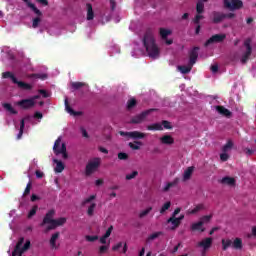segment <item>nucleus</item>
Wrapping results in <instances>:
<instances>
[{
	"mask_svg": "<svg viewBox=\"0 0 256 256\" xmlns=\"http://www.w3.org/2000/svg\"><path fill=\"white\" fill-rule=\"evenodd\" d=\"M16 105L21 107V109H32V107H35V101L33 98L22 99L18 101Z\"/></svg>",
	"mask_w": 256,
	"mask_h": 256,
	"instance_id": "11",
	"label": "nucleus"
},
{
	"mask_svg": "<svg viewBox=\"0 0 256 256\" xmlns=\"http://www.w3.org/2000/svg\"><path fill=\"white\" fill-rule=\"evenodd\" d=\"M139 175L137 170H134L132 173L126 175V181H131V179H135Z\"/></svg>",
	"mask_w": 256,
	"mask_h": 256,
	"instance_id": "46",
	"label": "nucleus"
},
{
	"mask_svg": "<svg viewBox=\"0 0 256 256\" xmlns=\"http://www.w3.org/2000/svg\"><path fill=\"white\" fill-rule=\"evenodd\" d=\"M211 219H213V215H205V216H202L200 218V223H202V225H205V223H209V221H211Z\"/></svg>",
	"mask_w": 256,
	"mask_h": 256,
	"instance_id": "45",
	"label": "nucleus"
},
{
	"mask_svg": "<svg viewBox=\"0 0 256 256\" xmlns=\"http://www.w3.org/2000/svg\"><path fill=\"white\" fill-rule=\"evenodd\" d=\"M211 245H213V238H205L201 242L198 243V247H203L204 251H207V249L211 248Z\"/></svg>",
	"mask_w": 256,
	"mask_h": 256,
	"instance_id": "17",
	"label": "nucleus"
},
{
	"mask_svg": "<svg viewBox=\"0 0 256 256\" xmlns=\"http://www.w3.org/2000/svg\"><path fill=\"white\" fill-rule=\"evenodd\" d=\"M151 211H153V208L148 207L146 210H143L142 212H140V214H139L140 219H143V217H146V215H149V213H151Z\"/></svg>",
	"mask_w": 256,
	"mask_h": 256,
	"instance_id": "47",
	"label": "nucleus"
},
{
	"mask_svg": "<svg viewBox=\"0 0 256 256\" xmlns=\"http://www.w3.org/2000/svg\"><path fill=\"white\" fill-rule=\"evenodd\" d=\"M53 151L55 155H62L63 159H69V154H67V145H65V143H62L61 145V137H58L55 141Z\"/></svg>",
	"mask_w": 256,
	"mask_h": 256,
	"instance_id": "4",
	"label": "nucleus"
},
{
	"mask_svg": "<svg viewBox=\"0 0 256 256\" xmlns=\"http://www.w3.org/2000/svg\"><path fill=\"white\" fill-rule=\"evenodd\" d=\"M161 125L164 127V129H173L171 122L167 120H163Z\"/></svg>",
	"mask_w": 256,
	"mask_h": 256,
	"instance_id": "56",
	"label": "nucleus"
},
{
	"mask_svg": "<svg viewBox=\"0 0 256 256\" xmlns=\"http://www.w3.org/2000/svg\"><path fill=\"white\" fill-rule=\"evenodd\" d=\"M196 13L198 15H203L205 13V4L203 3V1H198L196 3Z\"/></svg>",
	"mask_w": 256,
	"mask_h": 256,
	"instance_id": "28",
	"label": "nucleus"
},
{
	"mask_svg": "<svg viewBox=\"0 0 256 256\" xmlns=\"http://www.w3.org/2000/svg\"><path fill=\"white\" fill-rule=\"evenodd\" d=\"M70 85L74 91H79L82 87H89L85 82H71Z\"/></svg>",
	"mask_w": 256,
	"mask_h": 256,
	"instance_id": "27",
	"label": "nucleus"
},
{
	"mask_svg": "<svg viewBox=\"0 0 256 256\" xmlns=\"http://www.w3.org/2000/svg\"><path fill=\"white\" fill-rule=\"evenodd\" d=\"M191 231H201V233H204L205 228H203V222L199 221V222L193 223L191 225Z\"/></svg>",
	"mask_w": 256,
	"mask_h": 256,
	"instance_id": "26",
	"label": "nucleus"
},
{
	"mask_svg": "<svg viewBox=\"0 0 256 256\" xmlns=\"http://www.w3.org/2000/svg\"><path fill=\"white\" fill-rule=\"evenodd\" d=\"M123 247V242H119L112 247V251H119Z\"/></svg>",
	"mask_w": 256,
	"mask_h": 256,
	"instance_id": "59",
	"label": "nucleus"
},
{
	"mask_svg": "<svg viewBox=\"0 0 256 256\" xmlns=\"http://www.w3.org/2000/svg\"><path fill=\"white\" fill-rule=\"evenodd\" d=\"M153 111H156V109L151 108L146 111H143L140 114H137L136 116L131 118L130 123H132L133 125H139V123H143V121H145V119H147L148 115H151V113H153Z\"/></svg>",
	"mask_w": 256,
	"mask_h": 256,
	"instance_id": "5",
	"label": "nucleus"
},
{
	"mask_svg": "<svg viewBox=\"0 0 256 256\" xmlns=\"http://www.w3.org/2000/svg\"><path fill=\"white\" fill-rule=\"evenodd\" d=\"M161 235H163V232L159 231V232H155L153 234H151L148 238H147V243H149V241H155V239H158V237H161Z\"/></svg>",
	"mask_w": 256,
	"mask_h": 256,
	"instance_id": "37",
	"label": "nucleus"
},
{
	"mask_svg": "<svg viewBox=\"0 0 256 256\" xmlns=\"http://www.w3.org/2000/svg\"><path fill=\"white\" fill-rule=\"evenodd\" d=\"M96 197H97L96 195H91L88 198L84 199L82 202V206L85 207V205L87 203H91V201H94V199H96Z\"/></svg>",
	"mask_w": 256,
	"mask_h": 256,
	"instance_id": "50",
	"label": "nucleus"
},
{
	"mask_svg": "<svg viewBox=\"0 0 256 256\" xmlns=\"http://www.w3.org/2000/svg\"><path fill=\"white\" fill-rule=\"evenodd\" d=\"M22 1H24V3H26L27 7H29V9H31L33 11V13H35V15H37L38 17H41V15H43L41 10H39L38 7L35 6V4L31 3L30 0H22Z\"/></svg>",
	"mask_w": 256,
	"mask_h": 256,
	"instance_id": "18",
	"label": "nucleus"
},
{
	"mask_svg": "<svg viewBox=\"0 0 256 256\" xmlns=\"http://www.w3.org/2000/svg\"><path fill=\"white\" fill-rule=\"evenodd\" d=\"M160 143H162V145H173L175 139L172 138L171 135H164L160 138Z\"/></svg>",
	"mask_w": 256,
	"mask_h": 256,
	"instance_id": "19",
	"label": "nucleus"
},
{
	"mask_svg": "<svg viewBox=\"0 0 256 256\" xmlns=\"http://www.w3.org/2000/svg\"><path fill=\"white\" fill-rule=\"evenodd\" d=\"M65 109L67 113H69L70 115H74V117H77V115H81V112H75V110L71 108V106L69 105V100L67 98L65 99Z\"/></svg>",
	"mask_w": 256,
	"mask_h": 256,
	"instance_id": "25",
	"label": "nucleus"
},
{
	"mask_svg": "<svg viewBox=\"0 0 256 256\" xmlns=\"http://www.w3.org/2000/svg\"><path fill=\"white\" fill-rule=\"evenodd\" d=\"M30 77H32V79H41L42 81H45V79H47V74H32Z\"/></svg>",
	"mask_w": 256,
	"mask_h": 256,
	"instance_id": "48",
	"label": "nucleus"
},
{
	"mask_svg": "<svg viewBox=\"0 0 256 256\" xmlns=\"http://www.w3.org/2000/svg\"><path fill=\"white\" fill-rule=\"evenodd\" d=\"M199 49V46H195L189 51V63L191 65H195V63H197V59L199 58Z\"/></svg>",
	"mask_w": 256,
	"mask_h": 256,
	"instance_id": "12",
	"label": "nucleus"
},
{
	"mask_svg": "<svg viewBox=\"0 0 256 256\" xmlns=\"http://www.w3.org/2000/svg\"><path fill=\"white\" fill-rule=\"evenodd\" d=\"M4 109H6V111H8L9 113H11V115H17V110H15V108H13V106L10 103H4L3 104Z\"/></svg>",
	"mask_w": 256,
	"mask_h": 256,
	"instance_id": "33",
	"label": "nucleus"
},
{
	"mask_svg": "<svg viewBox=\"0 0 256 256\" xmlns=\"http://www.w3.org/2000/svg\"><path fill=\"white\" fill-rule=\"evenodd\" d=\"M216 111L220 115H223V117H227V119H231V115H233V113L229 111V109L225 108L224 106H216Z\"/></svg>",
	"mask_w": 256,
	"mask_h": 256,
	"instance_id": "16",
	"label": "nucleus"
},
{
	"mask_svg": "<svg viewBox=\"0 0 256 256\" xmlns=\"http://www.w3.org/2000/svg\"><path fill=\"white\" fill-rule=\"evenodd\" d=\"M201 19H205V16H203V14H196L192 22L194 25H201Z\"/></svg>",
	"mask_w": 256,
	"mask_h": 256,
	"instance_id": "40",
	"label": "nucleus"
},
{
	"mask_svg": "<svg viewBox=\"0 0 256 256\" xmlns=\"http://www.w3.org/2000/svg\"><path fill=\"white\" fill-rule=\"evenodd\" d=\"M204 209H205L204 204H198L195 206L194 209L190 210L189 213H190V215H195V214L199 213V211H203Z\"/></svg>",
	"mask_w": 256,
	"mask_h": 256,
	"instance_id": "34",
	"label": "nucleus"
},
{
	"mask_svg": "<svg viewBox=\"0 0 256 256\" xmlns=\"http://www.w3.org/2000/svg\"><path fill=\"white\" fill-rule=\"evenodd\" d=\"M137 106V100L135 98H131L130 100H128L127 102V109L128 111H131V109H133V107Z\"/></svg>",
	"mask_w": 256,
	"mask_h": 256,
	"instance_id": "41",
	"label": "nucleus"
},
{
	"mask_svg": "<svg viewBox=\"0 0 256 256\" xmlns=\"http://www.w3.org/2000/svg\"><path fill=\"white\" fill-rule=\"evenodd\" d=\"M54 163H56L55 173H63L65 171V164L61 160L54 159Z\"/></svg>",
	"mask_w": 256,
	"mask_h": 256,
	"instance_id": "22",
	"label": "nucleus"
},
{
	"mask_svg": "<svg viewBox=\"0 0 256 256\" xmlns=\"http://www.w3.org/2000/svg\"><path fill=\"white\" fill-rule=\"evenodd\" d=\"M173 186L172 182H168L165 187L163 188L164 193H167V191H169V189H171Z\"/></svg>",
	"mask_w": 256,
	"mask_h": 256,
	"instance_id": "60",
	"label": "nucleus"
},
{
	"mask_svg": "<svg viewBox=\"0 0 256 256\" xmlns=\"http://www.w3.org/2000/svg\"><path fill=\"white\" fill-rule=\"evenodd\" d=\"M220 159L221 161H229V154H227L226 152H223L222 154H220Z\"/></svg>",
	"mask_w": 256,
	"mask_h": 256,
	"instance_id": "58",
	"label": "nucleus"
},
{
	"mask_svg": "<svg viewBox=\"0 0 256 256\" xmlns=\"http://www.w3.org/2000/svg\"><path fill=\"white\" fill-rule=\"evenodd\" d=\"M95 207H97L96 203H92L87 210V215L88 217H93L94 213H95Z\"/></svg>",
	"mask_w": 256,
	"mask_h": 256,
	"instance_id": "43",
	"label": "nucleus"
},
{
	"mask_svg": "<svg viewBox=\"0 0 256 256\" xmlns=\"http://www.w3.org/2000/svg\"><path fill=\"white\" fill-rule=\"evenodd\" d=\"M86 241H88L89 243H93L95 241H97L99 239V236L97 235H94V236H91V235H87L85 237Z\"/></svg>",
	"mask_w": 256,
	"mask_h": 256,
	"instance_id": "51",
	"label": "nucleus"
},
{
	"mask_svg": "<svg viewBox=\"0 0 256 256\" xmlns=\"http://www.w3.org/2000/svg\"><path fill=\"white\" fill-rule=\"evenodd\" d=\"M23 243L24 246H23ZM31 248V241L27 240L25 242V238L21 237L19 238L13 252H12V256H23V253H25V251H29V249Z\"/></svg>",
	"mask_w": 256,
	"mask_h": 256,
	"instance_id": "3",
	"label": "nucleus"
},
{
	"mask_svg": "<svg viewBox=\"0 0 256 256\" xmlns=\"http://www.w3.org/2000/svg\"><path fill=\"white\" fill-rule=\"evenodd\" d=\"M232 247L234 249H238V250L243 249V240H241V238L234 239V241L232 243Z\"/></svg>",
	"mask_w": 256,
	"mask_h": 256,
	"instance_id": "32",
	"label": "nucleus"
},
{
	"mask_svg": "<svg viewBox=\"0 0 256 256\" xmlns=\"http://www.w3.org/2000/svg\"><path fill=\"white\" fill-rule=\"evenodd\" d=\"M39 209V206L34 205L32 209L28 213V219H31L32 217H35L37 215V210Z\"/></svg>",
	"mask_w": 256,
	"mask_h": 256,
	"instance_id": "44",
	"label": "nucleus"
},
{
	"mask_svg": "<svg viewBox=\"0 0 256 256\" xmlns=\"http://www.w3.org/2000/svg\"><path fill=\"white\" fill-rule=\"evenodd\" d=\"M107 251H109V246H100L99 247V250H98V253L99 255H105V253H107Z\"/></svg>",
	"mask_w": 256,
	"mask_h": 256,
	"instance_id": "52",
	"label": "nucleus"
},
{
	"mask_svg": "<svg viewBox=\"0 0 256 256\" xmlns=\"http://www.w3.org/2000/svg\"><path fill=\"white\" fill-rule=\"evenodd\" d=\"M99 165H101V162L99 161V158H96L93 161H90L87 165H86V175H93V173H95V171H97V169H99Z\"/></svg>",
	"mask_w": 256,
	"mask_h": 256,
	"instance_id": "9",
	"label": "nucleus"
},
{
	"mask_svg": "<svg viewBox=\"0 0 256 256\" xmlns=\"http://www.w3.org/2000/svg\"><path fill=\"white\" fill-rule=\"evenodd\" d=\"M231 245L233 246V241H231V239H222V249L223 251H227L228 247H231Z\"/></svg>",
	"mask_w": 256,
	"mask_h": 256,
	"instance_id": "36",
	"label": "nucleus"
},
{
	"mask_svg": "<svg viewBox=\"0 0 256 256\" xmlns=\"http://www.w3.org/2000/svg\"><path fill=\"white\" fill-rule=\"evenodd\" d=\"M53 217H55L54 209L49 210L44 216L40 227H45V225H48L46 227L45 233H49V231L55 230L56 227H61L67 223V218L65 217H61L58 219H53Z\"/></svg>",
	"mask_w": 256,
	"mask_h": 256,
	"instance_id": "1",
	"label": "nucleus"
},
{
	"mask_svg": "<svg viewBox=\"0 0 256 256\" xmlns=\"http://www.w3.org/2000/svg\"><path fill=\"white\" fill-rule=\"evenodd\" d=\"M2 77L3 79H11L12 83L14 84L17 83V77H15V75L9 71L3 72Z\"/></svg>",
	"mask_w": 256,
	"mask_h": 256,
	"instance_id": "29",
	"label": "nucleus"
},
{
	"mask_svg": "<svg viewBox=\"0 0 256 256\" xmlns=\"http://www.w3.org/2000/svg\"><path fill=\"white\" fill-rule=\"evenodd\" d=\"M193 171H195L194 166L188 167L183 173V181H189L193 175Z\"/></svg>",
	"mask_w": 256,
	"mask_h": 256,
	"instance_id": "20",
	"label": "nucleus"
},
{
	"mask_svg": "<svg viewBox=\"0 0 256 256\" xmlns=\"http://www.w3.org/2000/svg\"><path fill=\"white\" fill-rule=\"evenodd\" d=\"M167 223H171V225H173L171 227L172 231H175V229H177V227H179V225H181V222L178 220L177 217H173L171 216L168 220Z\"/></svg>",
	"mask_w": 256,
	"mask_h": 256,
	"instance_id": "24",
	"label": "nucleus"
},
{
	"mask_svg": "<svg viewBox=\"0 0 256 256\" xmlns=\"http://www.w3.org/2000/svg\"><path fill=\"white\" fill-rule=\"evenodd\" d=\"M244 47H246V51L241 57V63L245 65L249 61V58L251 57V53H253V47H251V38H247L244 41Z\"/></svg>",
	"mask_w": 256,
	"mask_h": 256,
	"instance_id": "6",
	"label": "nucleus"
},
{
	"mask_svg": "<svg viewBox=\"0 0 256 256\" xmlns=\"http://www.w3.org/2000/svg\"><path fill=\"white\" fill-rule=\"evenodd\" d=\"M171 208V202H166L160 209V213L161 215H163V213H165V211H168V209Z\"/></svg>",
	"mask_w": 256,
	"mask_h": 256,
	"instance_id": "49",
	"label": "nucleus"
},
{
	"mask_svg": "<svg viewBox=\"0 0 256 256\" xmlns=\"http://www.w3.org/2000/svg\"><path fill=\"white\" fill-rule=\"evenodd\" d=\"M192 69H193V64H191L190 62L188 63L187 66L185 65L178 66V70L180 71V73H182V75H187L188 73H191Z\"/></svg>",
	"mask_w": 256,
	"mask_h": 256,
	"instance_id": "21",
	"label": "nucleus"
},
{
	"mask_svg": "<svg viewBox=\"0 0 256 256\" xmlns=\"http://www.w3.org/2000/svg\"><path fill=\"white\" fill-rule=\"evenodd\" d=\"M233 149V141L228 140L227 143L222 147L223 153H228V151H231Z\"/></svg>",
	"mask_w": 256,
	"mask_h": 256,
	"instance_id": "35",
	"label": "nucleus"
},
{
	"mask_svg": "<svg viewBox=\"0 0 256 256\" xmlns=\"http://www.w3.org/2000/svg\"><path fill=\"white\" fill-rule=\"evenodd\" d=\"M171 30H167L165 28H160V37H162V39H167V37H169V35H171Z\"/></svg>",
	"mask_w": 256,
	"mask_h": 256,
	"instance_id": "39",
	"label": "nucleus"
},
{
	"mask_svg": "<svg viewBox=\"0 0 256 256\" xmlns=\"http://www.w3.org/2000/svg\"><path fill=\"white\" fill-rule=\"evenodd\" d=\"M24 129H25V119H21V121H20V130H19V133L17 135V139H21V137H23Z\"/></svg>",
	"mask_w": 256,
	"mask_h": 256,
	"instance_id": "42",
	"label": "nucleus"
},
{
	"mask_svg": "<svg viewBox=\"0 0 256 256\" xmlns=\"http://www.w3.org/2000/svg\"><path fill=\"white\" fill-rule=\"evenodd\" d=\"M31 187H32L31 182H28V184L26 185V188L24 190V193H23L24 197H27V195H29L31 193Z\"/></svg>",
	"mask_w": 256,
	"mask_h": 256,
	"instance_id": "54",
	"label": "nucleus"
},
{
	"mask_svg": "<svg viewBox=\"0 0 256 256\" xmlns=\"http://www.w3.org/2000/svg\"><path fill=\"white\" fill-rule=\"evenodd\" d=\"M80 131L82 133V137H85L86 139H89V133H87V130L85 128L81 127Z\"/></svg>",
	"mask_w": 256,
	"mask_h": 256,
	"instance_id": "61",
	"label": "nucleus"
},
{
	"mask_svg": "<svg viewBox=\"0 0 256 256\" xmlns=\"http://www.w3.org/2000/svg\"><path fill=\"white\" fill-rule=\"evenodd\" d=\"M86 9H87V20L93 21V19L95 18V13L93 12V5H91V3H87Z\"/></svg>",
	"mask_w": 256,
	"mask_h": 256,
	"instance_id": "23",
	"label": "nucleus"
},
{
	"mask_svg": "<svg viewBox=\"0 0 256 256\" xmlns=\"http://www.w3.org/2000/svg\"><path fill=\"white\" fill-rule=\"evenodd\" d=\"M39 23H41V18L39 17L34 18L32 22L33 29H37V27H39Z\"/></svg>",
	"mask_w": 256,
	"mask_h": 256,
	"instance_id": "55",
	"label": "nucleus"
},
{
	"mask_svg": "<svg viewBox=\"0 0 256 256\" xmlns=\"http://www.w3.org/2000/svg\"><path fill=\"white\" fill-rule=\"evenodd\" d=\"M111 233H113V226H110L107 231L104 234V237H106L107 239H109V237H111Z\"/></svg>",
	"mask_w": 256,
	"mask_h": 256,
	"instance_id": "57",
	"label": "nucleus"
},
{
	"mask_svg": "<svg viewBox=\"0 0 256 256\" xmlns=\"http://www.w3.org/2000/svg\"><path fill=\"white\" fill-rule=\"evenodd\" d=\"M128 145L130 149H133V151H139V149H141V146L139 145H143V143L136 141L135 143L130 142Z\"/></svg>",
	"mask_w": 256,
	"mask_h": 256,
	"instance_id": "38",
	"label": "nucleus"
},
{
	"mask_svg": "<svg viewBox=\"0 0 256 256\" xmlns=\"http://www.w3.org/2000/svg\"><path fill=\"white\" fill-rule=\"evenodd\" d=\"M14 85H17L18 89H22V91H31L33 89V85L19 80H16Z\"/></svg>",
	"mask_w": 256,
	"mask_h": 256,
	"instance_id": "15",
	"label": "nucleus"
},
{
	"mask_svg": "<svg viewBox=\"0 0 256 256\" xmlns=\"http://www.w3.org/2000/svg\"><path fill=\"white\" fill-rule=\"evenodd\" d=\"M221 183L223 185H230L231 187H233V185H235V178L226 176V177L222 178Z\"/></svg>",
	"mask_w": 256,
	"mask_h": 256,
	"instance_id": "30",
	"label": "nucleus"
},
{
	"mask_svg": "<svg viewBox=\"0 0 256 256\" xmlns=\"http://www.w3.org/2000/svg\"><path fill=\"white\" fill-rule=\"evenodd\" d=\"M61 235V233L59 232H55L54 234H52L51 238H50V247L51 249H59V244H57V239H59V236Z\"/></svg>",
	"mask_w": 256,
	"mask_h": 256,
	"instance_id": "14",
	"label": "nucleus"
},
{
	"mask_svg": "<svg viewBox=\"0 0 256 256\" xmlns=\"http://www.w3.org/2000/svg\"><path fill=\"white\" fill-rule=\"evenodd\" d=\"M118 159H120V161H127V159H129V155L125 152H120L118 153Z\"/></svg>",
	"mask_w": 256,
	"mask_h": 256,
	"instance_id": "53",
	"label": "nucleus"
},
{
	"mask_svg": "<svg viewBox=\"0 0 256 256\" xmlns=\"http://www.w3.org/2000/svg\"><path fill=\"white\" fill-rule=\"evenodd\" d=\"M119 135H121V137H130L131 139H145V133H142L139 131H132V132L120 131Z\"/></svg>",
	"mask_w": 256,
	"mask_h": 256,
	"instance_id": "10",
	"label": "nucleus"
},
{
	"mask_svg": "<svg viewBox=\"0 0 256 256\" xmlns=\"http://www.w3.org/2000/svg\"><path fill=\"white\" fill-rule=\"evenodd\" d=\"M148 131H163V125L160 123H154L152 125L147 126Z\"/></svg>",
	"mask_w": 256,
	"mask_h": 256,
	"instance_id": "31",
	"label": "nucleus"
},
{
	"mask_svg": "<svg viewBox=\"0 0 256 256\" xmlns=\"http://www.w3.org/2000/svg\"><path fill=\"white\" fill-rule=\"evenodd\" d=\"M211 20L212 23L215 25L222 23V21H225V13L219 12V11H213L211 13Z\"/></svg>",
	"mask_w": 256,
	"mask_h": 256,
	"instance_id": "13",
	"label": "nucleus"
},
{
	"mask_svg": "<svg viewBox=\"0 0 256 256\" xmlns=\"http://www.w3.org/2000/svg\"><path fill=\"white\" fill-rule=\"evenodd\" d=\"M45 174L43 172H41V170H36V177L37 179H43V176Z\"/></svg>",
	"mask_w": 256,
	"mask_h": 256,
	"instance_id": "63",
	"label": "nucleus"
},
{
	"mask_svg": "<svg viewBox=\"0 0 256 256\" xmlns=\"http://www.w3.org/2000/svg\"><path fill=\"white\" fill-rule=\"evenodd\" d=\"M144 47L152 59H157L159 57V47L155 43V37H153V33L151 31H147L143 38Z\"/></svg>",
	"mask_w": 256,
	"mask_h": 256,
	"instance_id": "2",
	"label": "nucleus"
},
{
	"mask_svg": "<svg viewBox=\"0 0 256 256\" xmlns=\"http://www.w3.org/2000/svg\"><path fill=\"white\" fill-rule=\"evenodd\" d=\"M224 7L230 11H237L243 8V1L241 0H223Z\"/></svg>",
	"mask_w": 256,
	"mask_h": 256,
	"instance_id": "7",
	"label": "nucleus"
},
{
	"mask_svg": "<svg viewBox=\"0 0 256 256\" xmlns=\"http://www.w3.org/2000/svg\"><path fill=\"white\" fill-rule=\"evenodd\" d=\"M34 118H35V119H43V113H41V112H35V113H34Z\"/></svg>",
	"mask_w": 256,
	"mask_h": 256,
	"instance_id": "64",
	"label": "nucleus"
},
{
	"mask_svg": "<svg viewBox=\"0 0 256 256\" xmlns=\"http://www.w3.org/2000/svg\"><path fill=\"white\" fill-rule=\"evenodd\" d=\"M225 39H227V35L226 34H215V35H212L204 43V46L205 47H209V45H213V43H223V41H225Z\"/></svg>",
	"mask_w": 256,
	"mask_h": 256,
	"instance_id": "8",
	"label": "nucleus"
},
{
	"mask_svg": "<svg viewBox=\"0 0 256 256\" xmlns=\"http://www.w3.org/2000/svg\"><path fill=\"white\" fill-rule=\"evenodd\" d=\"M38 93H40V95H42L45 99H47V97H49V94L47 93V90L40 89L38 91Z\"/></svg>",
	"mask_w": 256,
	"mask_h": 256,
	"instance_id": "62",
	"label": "nucleus"
}]
</instances>
